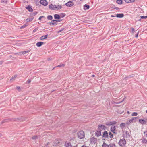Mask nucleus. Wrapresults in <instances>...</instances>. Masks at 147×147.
Here are the masks:
<instances>
[{"instance_id": "2eb2a0df", "label": "nucleus", "mask_w": 147, "mask_h": 147, "mask_svg": "<svg viewBox=\"0 0 147 147\" xmlns=\"http://www.w3.org/2000/svg\"><path fill=\"white\" fill-rule=\"evenodd\" d=\"M55 6H56V5H53L51 3L49 5V8L52 10H54L55 8Z\"/></svg>"}, {"instance_id": "e2e57ef3", "label": "nucleus", "mask_w": 147, "mask_h": 147, "mask_svg": "<svg viewBox=\"0 0 147 147\" xmlns=\"http://www.w3.org/2000/svg\"><path fill=\"white\" fill-rule=\"evenodd\" d=\"M91 76L92 77H94L95 76L94 75H92Z\"/></svg>"}, {"instance_id": "72a5a7b5", "label": "nucleus", "mask_w": 147, "mask_h": 147, "mask_svg": "<svg viewBox=\"0 0 147 147\" xmlns=\"http://www.w3.org/2000/svg\"><path fill=\"white\" fill-rule=\"evenodd\" d=\"M53 18V17L51 15H48L47 17V19L49 20H52Z\"/></svg>"}, {"instance_id": "dca6fc26", "label": "nucleus", "mask_w": 147, "mask_h": 147, "mask_svg": "<svg viewBox=\"0 0 147 147\" xmlns=\"http://www.w3.org/2000/svg\"><path fill=\"white\" fill-rule=\"evenodd\" d=\"M26 8L29 11L32 12L33 11V9L31 8V7L28 5V6L26 7Z\"/></svg>"}, {"instance_id": "1a4fd4ad", "label": "nucleus", "mask_w": 147, "mask_h": 147, "mask_svg": "<svg viewBox=\"0 0 147 147\" xmlns=\"http://www.w3.org/2000/svg\"><path fill=\"white\" fill-rule=\"evenodd\" d=\"M116 122L115 121H108L106 123V125H111L113 124H116Z\"/></svg>"}, {"instance_id": "9b49d317", "label": "nucleus", "mask_w": 147, "mask_h": 147, "mask_svg": "<svg viewBox=\"0 0 147 147\" xmlns=\"http://www.w3.org/2000/svg\"><path fill=\"white\" fill-rule=\"evenodd\" d=\"M101 131L100 130L97 129V130L96 131L95 134V135L97 137H98L100 136L101 135Z\"/></svg>"}, {"instance_id": "f3484780", "label": "nucleus", "mask_w": 147, "mask_h": 147, "mask_svg": "<svg viewBox=\"0 0 147 147\" xmlns=\"http://www.w3.org/2000/svg\"><path fill=\"white\" fill-rule=\"evenodd\" d=\"M61 20H53L51 21L52 22H53L54 24V26L56 25L57 24V22H60L61 21Z\"/></svg>"}, {"instance_id": "a878e982", "label": "nucleus", "mask_w": 147, "mask_h": 147, "mask_svg": "<svg viewBox=\"0 0 147 147\" xmlns=\"http://www.w3.org/2000/svg\"><path fill=\"white\" fill-rule=\"evenodd\" d=\"M125 126V124L124 123H121L120 125V127L123 129Z\"/></svg>"}, {"instance_id": "e433bc0d", "label": "nucleus", "mask_w": 147, "mask_h": 147, "mask_svg": "<svg viewBox=\"0 0 147 147\" xmlns=\"http://www.w3.org/2000/svg\"><path fill=\"white\" fill-rule=\"evenodd\" d=\"M17 76L15 75L13 76H12L10 79V81H11L15 79L16 77Z\"/></svg>"}, {"instance_id": "4c0bfd02", "label": "nucleus", "mask_w": 147, "mask_h": 147, "mask_svg": "<svg viewBox=\"0 0 147 147\" xmlns=\"http://www.w3.org/2000/svg\"><path fill=\"white\" fill-rule=\"evenodd\" d=\"M113 9H114L116 10H119V8L118 7H116L115 5H113L112 7Z\"/></svg>"}, {"instance_id": "a18cd8bd", "label": "nucleus", "mask_w": 147, "mask_h": 147, "mask_svg": "<svg viewBox=\"0 0 147 147\" xmlns=\"http://www.w3.org/2000/svg\"><path fill=\"white\" fill-rule=\"evenodd\" d=\"M38 29V27H37L36 28H35V29H34L33 31V33H34Z\"/></svg>"}, {"instance_id": "774afa93", "label": "nucleus", "mask_w": 147, "mask_h": 147, "mask_svg": "<svg viewBox=\"0 0 147 147\" xmlns=\"http://www.w3.org/2000/svg\"><path fill=\"white\" fill-rule=\"evenodd\" d=\"M146 113H147V110L146 111Z\"/></svg>"}, {"instance_id": "0e129e2a", "label": "nucleus", "mask_w": 147, "mask_h": 147, "mask_svg": "<svg viewBox=\"0 0 147 147\" xmlns=\"http://www.w3.org/2000/svg\"><path fill=\"white\" fill-rule=\"evenodd\" d=\"M111 17H115V16H114V15H111Z\"/></svg>"}, {"instance_id": "39448f33", "label": "nucleus", "mask_w": 147, "mask_h": 147, "mask_svg": "<svg viewBox=\"0 0 147 147\" xmlns=\"http://www.w3.org/2000/svg\"><path fill=\"white\" fill-rule=\"evenodd\" d=\"M118 143L120 146H124L126 144V141L124 138L120 139Z\"/></svg>"}, {"instance_id": "3c124183", "label": "nucleus", "mask_w": 147, "mask_h": 147, "mask_svg": "<svg viewBox=\"0 0 147 147\" xmlns=\"http://www.w3.org/2000/svg\"><path fill=\"white\" fill-rule=\"evenodd\" d=\"M44 16H40L39 18L38 19L40 20H41L42 18H44Z\"/></svg>"}, {"instance_id": "f704fd0d", "label": "nucleus", "mask_w": 147, "mask_h": 147, "mask_svg": "<svg viewBox=\"0 0 147 147\" xmlns=\"http://www.w3.org/2000/svg\"><path fill=\"white\" fill-rule=\"evenodd\" d=\"M27 26V25L26 24H25L23 25L22 26H21L20 28V29H22L23 28H25Z\"/></svg>"}, {"instance_id": "69168bd1", "label": "nucleus", "mask_w": 147, "mask_h": 147, "mask_svg": "<svg viewBox=\"0 0 147 147\" xmlns=\"http://www.w3.org/2000/svg\"><path fill=\"white\" fill-rule=\"evenodd\" d=\"M127 113L128 114H130V112L129 111H128L127 112Z\"/></svg>"}, {"instance_id": "5fc2aeb1", "label": "nucleus", "mask_w": 147, "mask_h": 147, "mask_svg": "<svg viewBox=\"0 0 147 147\" xmlns=\"http://www.w3.org/2000/svg\"><path fill=\"white\" fill-rule=\"evenodd\" d=\"M132 33H134V28H132Z\"/></svg>"}, {"instance_id": "bf43d9fd", "label": "nucleus", "mask_w": 147, "mask_h": 147, "mask_svg": "<svg viewBox=\"0 0 147 147\" xmlns=\"http://www.w3.org/2000/svg\"><path fill=\"white\" fill-rule=\"evenodd\" d=\"M51 59L50 58H49L47 59V60L48 61H50V60H51Z\"/></svg>"}, {"instance_id": "09e8293b", "label": "nucleus", "mask_w": 147, "mask_h": 147, "mask_svg": "<svg viewBox=\"0 0 147 147\" xmlns=\"http://www.w3.org/2000/svg\"><path fill=\"white\" fill-rule=\"evenodd\" d=\"M29 51H23V53L24 54H25L27 53H28L29 52Z\"/></svg>"}, {"instance_id": "864d4df0", "label": "nucleus", "mask_w": 147, "mask_h": 147, "mask_svg": "<svg viewBox=\"0 0 147 147\" xmlns=\"http://www.w3.org/2000/svg\"><path fill=\"white\" fill-rule=\"evenodd\" d=\"M49 144V142L47 143L45 145V146L46 147H47L48 145Z\"/></svg>"}, {"instance_id": "338daca9", "label": "nucleus", "mask_w": 147, "mask_h": 147, "mask_svg": "<svg viewBox=\"0 0 147 147\" xmlns=\"http://www.w3.org/2000/svg\"><path fill=\"white\" fill-rule=\"evenodd\" d=\"M146 137H147V134H146Z\"/></svg>"}, {"instance_id": "5701e85b", "label": "nucleus", "mask_w": 147, "mask_h": 147, "mask_svg": "<svg viewBox=\"0 0 147 147\" xmlns=\"http://www.w3.org/2000/svg\"><path fill=\"white\" fill-rule=\"evenodd\" d=\"M124 16V15L123 14L121 13V14H117L116 15V17L117 18H121L123 17Z\"/></svg>"}, {"instance_id": "aec40b11", "label": "nucleus", "mask_w": 147, "mask_h": 147, "mask_svg": "<svg viewBox=\"0 0 147 147\" xmlns=\"http://www.w3.org/2000/svg\"><path fill=\"white\" fill-rule=\"evenodd\" d=\"M96 138L94 137H92L90 139V141L92 143H93L96 141Z\"/></svg>"}, {"instance_id": "6e6d98bb", "label": "nucleus", "mask_w": 147, "mask_h": 147, "mask_svg": "<svg viewBox=\"0 0 147 147\" xmlns=\"http://www.w3.org/2000/svg\"><path fill=\"white\" fill-rule=\"evenodd\" d=\"M17 89L18 90H19V89H20V87H19V86L17 87Z\"/></svg>"}, {"instance_id": "cd10ccee", "label": "nucleus", "mask_w": 147, "mask_h": 147, "mask_svg": "<svg viewBox=\"0 0 147 147\" xmlns=\"http://www.w3.org/2000/svg\"><path fill=\"white\" fill-rule=\"evenodd\" d=\"M126 3H131L134 2L135 0H124Z\"/></svg>"}, {"instance_id": "7ed1b4c3", "label": "nucleus", "mask_w": 147, "mask_h": 147, "mask_svg": "<svg viewBox=\"0 0 147 147\" xmlns=\"http://www.w3.org/2000/svg\"><path fill=\"white\" fill-rule=\"evenodd\" d=\"M78 138L80 139L83 138L84 136V133L83 131H81L77 133Z\"/></svg>"}, {"instance_id": "de8ad7c7", "label": "nucleus", "mask_w": 147, "mask_h": 147, "mask_svg": "<svg viewBox=\"0 0 147 147\" xmlns=\"http://www.w3.org/2000/svg\"><path fill=\"white\" fill-rule=\"evenodd\" d=\"M64 28H63L62 29H61V30H60L58 31V32H57V33H59L60 32H62V31H63L64 30Z\"/></svg>"}, {"instance_id": "c756f323", "label": "nucleus", "mask_w": 147, "mask_h": 147, "mask_svg": "<svg viewBox=\"0 0 147 147\" xmlns=\"http://www.w3.org/2000/svg\"><path fill=\"white\" fill-rule=\"evenodd\" d=\"M117 3L119 4H122L123 3V1L122 0H117Z\"/></svg>"}, {"instance_id": "052dcab7", "label": "nucleus", "mask_w": 147, "mask_h": 147, "mask_svg": "<svg viewBox=\"0 0 147 147\" xmlns=\"http://www.w3.org/2000/svg\"><path fill=\"white\" fill-rule=\"evenodd\" d=\"M81 147H87L85 145H83Z\"/></svg>"}, {"instance_id": "37998d69", "label": "nucleus", "mask_w": 147, "mask_h": 147, "mask_svg": "<svg viewBox=\"0 0 147 147\" xmlns=\"http://www.w3.org/2000/svg\"><path fill=\"white\" fill-rule=\"evenodd\" d=\"M61 17L63 18L65 16V13H62L60 15Z\"/></svg>"}, {"instance_id": "393cba45", "label": "nucleus", "mask_w": 147, "mask_h": 147, "mask_svg": "<svg viewBox=\"0 0 147 147\" xmlns=\"http://www.w3.org/2000/svg\"><path fill=\"white\" fill-rule=\"evenodd\" d=\"M48 35H45L44 36H42L40 37V40H43L47 38Z\"/></svg>"}, {"instance_id": "c85d7f7f", "label": "nucleus", "mask_w": 147, "mask_h": 147, "mask_svg": "<svg viewBox=\"0 0 147 147\" xmlns=\"http://www.w3.org/2000/svg\"><path fill=\"white\" fill-rule=\"evenodd\" d=\"M142 142L143 143L146 144L147 143V140L144 138L142 139Z\"/></svg>"}, {"instance_id": "13d9d810", "label": "nucleus", "mask_w": 147, "mask_h": 147, "mask_svg": "<svg viewBox=\"0 0 147 147\" xmlns=\"http://www.w3.org/2000/svg\"><path fill=\"white\" fill-rule=\"evenodd\" d=\"M147 131H144V134L146 135V134H147Z\"/></svg>"}, {"instance_id": "bb28decb", "label": "nucleus", "mask_w": 147, "mask_h": 147, "mask_svg": "<svg viewBox=\"0 0 147 147\" xmlns=\"http://www.w3.org/2000/svg\"><path fill=\"white\" fill-rule=\"evenodd\" d=\"M34 18H27L26 20V21L27 22H29L32 21L33 19Z\"/></svg>"}, {"instance_id": "680f3d73", "label": "nucleus", "mask_w": 147, "mask_h": 147, "mask_svg": "<svg viewBox=\"0 0 147 147\" xmlns=\"http://www.w3.org/2000/svg\"><path fill=\"white\" fill-rule=\"evenodd\" d=\"M3 62L2 61H0V65H1L2 64Z\"/></svg>"}, {"instance_id": "0eeeda50", "label": "nucleus", "mask_w": 147, "mask_h": 147, "mask_svg": "<svg viewBox=\"0 0 147 147\" xmlns=\"http://www.w3.org/2000/svg\"><path fill=\"white\" fill-rule=\"evenodd\" d=\"M107 127L103 125L99 124L98 125V129L101 131L103 130H105L107 129Z\"/></svg>"}, {"instance_id": "2f4dec72", "label": "nucleus", "mask_w": 147, "mask_h": 147, "mask_svg": "<svg viewBox=\"0 0 147 147\" xmlns=\"http://www.w3.org/2000/svg\"><path fill=\"white\" fill-rule=\"evenodd\" d=\"M117 132V134H118V133H120L121 131L120 130V128L119 127H117L116 128Z\"/></svg>"}, {"instance_id": "a19ab883", "label": "nucleus", "mask_w": 147, "mask_h": 147, "mask_svg": "<svg viewBox=\"0 0 147 147\" xmlns=\"http://www.w3.org/2000/svg\"><path fill=\"white\" fill-rule=\"evenodd\" d=\"M1 2L2 3H7V1L6 0H1Z\"/></svg>"}, {"instance_id": "412c9836", "label": "nucleus", "mask_w": 147, "mask_h": 147, "mask_svg": "<svg viewBox=\"0 0 147 147\" xmlns=\"http://www.w3.org/2000/svg\"><path fill=\"white\" fill-rule=\"evenodd\" d=\"M134 76V74H131L130 75H129L127 76H126L124 78V79L125 80H127L128 79H130Z\"/></svg>"}, {"instance_id": "7c9ffc66", "label": "nucleus", "mask_w": 147, "mask_h": 147, "mask_svg": "<svg viewBox=\"0 0 147 147\" xmlns=\"http://www.w3.org/2000/svg\"><path fill=\"white\" fill-rule=\"evenodd\" d=\"M37 13L38 12H37L35 11L34 12L31 13L30 14V15L31 16H33L37 15Z\"/></svg>"}, {"instance_id": "c03bdc74", "label": "nucleus", "mask_w": 147, "mask_h": 147, "mask_svg": "<svg viewBox=\"0 0 147 147\" xmlns=\"http://www.w3.org/2000/svg\"><path fill=\"white\" fill-rule=\"evenodd\" d=\"M37 136H33L32 137V139H33V140H35V139H36L37 138Z\"/></svg>"}, {"instance_id": "4be33fe9", "label": "nucleus", "mask_w": 147, "mask_h": 147, "mask_svg": "<svg viewBox=\"0 0 147 147\" xmlns=\"http://www.w3.org/2000/svg\"><path fill=\"white\" fill-rule=\"evenodd\" d=\"M65 147H71L72 145L70 142L68 143L66 142L65 144Z\"/></svg>"}, {"instance_id": "f03ea898", "label": "nucleus", "mask_w": 147, "mask_h": 147, "mask_svg": "<svg viewBox=\"0 0 147 147\" xmlns=\"http://www.w3.org/2000/svg\"><path fill=\"white\" fill-rule=\"evenodd\" d=\"M131 132L130 131H123V136L124 138H127L130 136Z\"/></svg>"}, {"instance_id": "6e6552de", "label": "nucleus", "mask_w": 147, "mask_h": 147, "mask_svg": "<svg viewBox=\"0 0 147 147\" xmlns=\"http://www.w3.org/2000/svg\"><path fill=\"white\" fill-rule=\"evenodd\" d=\"M74 5V3L72 1H69L65 3V5L67 7H70Z\"/></svg>"}, {"instance_id": "49530a36", "label": "nucleus", "mask_w": 147, "mask_h": 147, "mask_svg": "<svg viewBox=\"0 0 147 147\" xmlns=\"http://www.w3.org/2000/svg\"><path fill=\"white\" fill-rule=\"evenodd\" d=\"M31 81V80L30 79H28L26 81V83L28 84L30 83Z\"/></svg>"}, {"instance_id": "ddd939ff", "label": "nucleus", "mask_w": 147, "mask_h": 147, "mask_svg": "<svg viewBox=\"0 0 147 147\" xmlns=\"http://www.w3.org/2000/svg\"><path fill=\"white\" fill-rule=\"evenodd\" d=\"M139 122L142 124H144L146 123V121L142 119H139Z\"/></svg>"}, {"instance_id": "a211bd4d", "label": "nucleus", "mask_w": 147, "mask_h": 147, "mask_svg": "<svg viewBox=\"0 0 147 147\" xmlns=\"http://www.w3.org/2000/svg\"><path fill=\"white\" fill-rule=\"evenodd\" d=\"M55 19L56 20H59L61 18L60 16L58 14H55L54 15Z\"/></svg>"}, {"instance_id": "c9c22d12", "label": "nucleus", "mask_w": 147, "mask_h": 147, "mask_svg": "<svg viewBox=\"0 0 147 147\" xmlns=\"http://www.w3.org/2000/svg\"><path fill=\"white\" fill-rule=\"evenodd\" d=\"M109 135L110 136L109 137L111 138H113V134L111 132H109Z\"/></svg>"}, {"instance_id": "6ab92c4d", "label": "nucleus", "mask_w": 147, "mask_h": 147, "mask_svg": "<svg viewBox=\"0 0 147 147\" xmlns=\"http://www.w3.org/2000/svg\"><path fill=\"white\" fill-rule=\"evenodd\" d=\"M90 8V6L86 4L84 5V10H87L88 9Z\"/></svg>"}, {"instance_id": "423d86ee", "label": "nucleus", "mask_w": 147, "mask_h": 147, "mask_svg": "<svg viewBox=\"0 0 147 147\" xmlns=\"http://www.w3.org/2000/svg\"><path fill=\"white\" fill-rule=\"evenodd\" d=\"M22 119L21 118H16L15 119H11L10 118H9L8 119H5L4 120H3L1 122V123H4L5 122H7L10 121H12V120H13L15 121H16L17 120H20Z\"/></svg>"}, {"instance_id": "4468645a", "label": "nucleus", "mask_w": 147, "mask_h": 147, "mask_svg": "<svg viewBox=\"0 0 147 147\" xmlns=\"http://www.w3.org/2000/svg\"><path fill=\"white\" fill-rule=\"evenodd\" d=\"M102 137L104 138H107L108 137V133L107 131H105L103 132Z\"/></svg>"}, {"instance_id": "20e7f679", "label": "nucleus", "mask_w": 147, "mask_h": 147, "mask_svg": "<svg viewBox=\"0 0 147 147\" xmlns=\"http://www.w3.org/2000/svg\"><path fill=\"white\" fill-rule=\"evenodd\" d=\"M102 147H117L116 146L115 143H111L109 144L108 145L105 142H103L102 146Z\"/></svg>"}, {"instance_id": "f8f14e48", "label": "nucleus", "mask_w": 147, "mask_h": 147, "mask_svg": "<svg viewBox=\"0 0 147 147\" xmlns=\"http://www.w3.org/2000/svg\"><path fill=\"white\" fill-rule=\"evenodd\" d=\"M117 127V126L112 125L110 129V130L114 134H116V132H114L115 130Z\"/></svg>"}, {"instance_id": "b1692460", "label": "nucleus", "mask_w": 147, "mask_h": 147, "mask_svg": "<svg viewBox=\"0 0 147 147\" xmlns=\"http://www.w3.org/2000/svg\"><path fill=\"white\" fill-rule=\"evenodd\" d=\"M44 43L43 42H38L36 43V45L37 47H39L41 46Z\"/></svg>"}, {"instance_id": "ea45409f", "label": "nucleus", "mask_w": 147, "mask_h": 147, "mask_svg": "<svg viewBox=\"0 0 147 147\" xmlns=\"http://www.w3.org/2000/svg\"><path fill=\"white\" fill-rule=\"evenodd\" d=\"M65 66V65L64 64H61V65H58L57 66V67H64Z\"/></svg>"}, {"instance_id": "473e14b6", "label": "nucleus", "mask_w": 147, "mask_h": 147, "mask_svg": "<svg viewBox=\"0 0 147 147\" xmlns=\"http://www.w3.org/2000/svg\"><path fill=\"white\" fill-rule=\"evenodd\" d=\"M55 8L57 9H60L62 8V7L61 5H58L57 6L56 5V6H55Z\"/></svg>"}, {"instance_id": "8fccbe9b", "label": "nucleus", "mask_w": 147, "mask_h": 147, "mask_svg": "<svg viewBox=\"0 0 147 147\" xmlns=\"http://www.w3.org/2000/svg\"><path fill=\"white\" fill-rule=\"evenodd\" d=\"M47 24H49V25L50 26L54 25L53 22H51L48 23Z\"/></svg>"}, {"instance_id": "79ce46f5", "label": "nucleus", "mask_w": 147, "mask_h": 147, "mask_svg": "<svg viewBox=\"0 0 147 147\" xmlns=\"http://www.w3.org/2000/svg\"><path fill=\"white\" fill-rule=\"evenodd\" d=\"M140 18L141 19H146L147 18V16H140Z\"/></svg>"}, {"instance_id": "603ef678", "label": "nucleus", "mask_w": 147, "mask_h": 147, "mask_svg": "<svg viewBox=\"0 0 147 147\" xmlns=\"http://www.w3.org/2000/svg\"><path fill=\"white\" fill-rule=\"evenodd\" d=\"M138 33H139V32H138V33L135 35V37L136 38H137L138 37Z\"/></svg>"}, {"instance_id": "4d7b16f0", "label": "nucleus", "mask_w": 147, "mask_h": 147, "mask_svg": "<svg viewBox=\"0 0 147 147\" xmlns=\"http://www.w3.org/2000/svg\"><path fill=\"white\" fill-rule=\"evenodd\" d=\"M114 131L115 132H116V133L114 134L115 135H116V134H117V131H116V129H115V131Z\"/></svg>"}, {"instance_id": "f257e3e1", "label": "nucleus", "mask_w": 147, "mask_h": 147, "mask_svg": "<svg viewBox=\"0 0 147 147\" xmlns=\"http://www.w3.org/2000/svg\"><path fill=\"white\" fill-rule=\"evenodd\" d=\"M139 117H132L131 119H130L127 121L126 122V124L129 125L130 123L134 122H136L139 119Z\"/></svg>"}, {"instance_id": "9d476101", "label": "nucleus", "mask_w": 147, "mask_h": 147, "mask_svg": "<svg viewBox=\"0 0 147 147\" xmlns=\"http://www.w3.org/2000/svg\"><path fill=\"white\" fill-rule=\"evenodd\" d=\"M40 3V4L45 6H46L48 4V3L46 0H41Z\"/></svg>"}, {"instance_id": "58836bf2", "label": "nucleus", "mask_w": 147, "mask_h": 147, "mask_svg": "<svg viewBox=\"0 0 147 147\" xmlns=\"http://www.w3.org/2000/svg\"><path fill=\"white\" fill-rule=\"evenodd\" d=\"M138 115V113L136 112H133L132 114V116H136Z\"/></svg>"}]
</instances>
